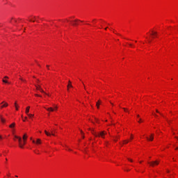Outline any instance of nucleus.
Wrapping results in <instances>:
<instances>
[{
    "label": "nucleus",
    "instance_id": "20",
    "mask_svg": "<svg viewBox=\"0 0 178 178\" xmlns=\"http://www.w3.org/2000/svg\"><path fill=\"white\" fill-rule=\"evenodd\" d=\"M1 122H2L3 123H5V122H6V120L3 119V118H1Z\"/></svg>",
    "mask_w": 178,
    "mask_h": 178
},
{
    "label": "nucleus",
    "instance_id": "55",
    "mask_svg": "<svg viewBox=\"0 0 178 178\" xmlns=\"http://www.w3.org/2000/svg\"><path fill=\"white\" fill-rule=\"evenodd\" d=\"M6 161H8V159H6Z\"/></svg>",
    "mask_w": 178,
    "mask_h": 178
},
{
    "label": "nucleus",
    "instance_id": "54",
    "mask_svg": "<svg viewBox=\"0 0 178 178\" xmlns=\"http://www.w3.org/2000/svg\"><path fill=\"white\" fill-rule=\"evenodd\" d=\"M176 149H178V147H177Z\"/></svg>",
    "mask_w": 178,
    "mask_h": 178
},
{
    "label": "nucleus",
    "instance_id": "26",
    "mask_svg": "<svg viewBox=\"0 0 178 178\" xmlns=\"http://www.w3.org/2000/svg\"><path fill=\"white\" fill-rule=\"evenodd\" d=\"M46 67H47V70H49V65H46Z\"/></svg>",
    "mask_w": 178,
    "mask_h": 178
},
{
    "label": "nucleus",
    "instance_id": "15",
    "mask_svg": "<svg viewBox=\"0 0 178 178\" xmlns=\"http://www.w3.org/2000/svg\"><path fill=\"white\" fill-rule=\"evenodd\" d=\"M2 81H3V83H8V84H10V82H8V81H7V80L3 79V80H2Z\"/></svg>",
    "mask_w": 178,
    "mask_h": 178
},
{
    "label": "nucleus",
    "instance_id": "10",
    "mask_svg": "<svg viewBox=\"0 0 178 178\" xmlns=\"http://www.w3.org/2000/svg\"><path fill=\"white\" fill-rule=\"evenodd\" d=\"M72 82L70 81H68V84H67V90H69V87H71V88H72Z\"/></svg>",
    "mask_w": 178,
    "mask_h": 178
},
{
    "label": "nucleus",
    "instance_id": "31",
    "mask_svg": "<svg viewBox=\"0 0 178 178\" xmlns=\"http://www.w3.org/2000/svg\"><path fill=\"white\" fill-rule=\"evenodd\" d=\"M154 115L156 118L158 117V115H157L156 114H154Z\"/></svg>",
    "mask_w": 178,
    "mask_h": 178
},
{
    "label": "nucleus",
    "instance_id": "51",
    "mask_svg": "<svg viewBox=\"0 0 178 178\" xmlns=\"http://www.w3.org/2000/svg\"><path fill=\"white\" fill-rule=\"evenodd\" d=\"M117 139L115 140V142H116Z\"/></svg>",
    "mask_w": 178,
    "mask_h": 178
},
{
    "label": "nucleus",
    "instance_id": "32",
    "mask_svg": "<svg viewBox=\"0 0 178 178\" xmlns=\"http://www.w3.org/2000/svg\"><path fill=\"white\" fill-rule=\"evenodd\" d=\"M4 79H8V76H6L4 77Z\"/></svg>",
    "mask_w": 178,
    "mask_h": 178
},
{
    "label": "nucleus",
    "instance_id": "18",
    "mask_svg": "<svg viewBox=\"0 0 178 178\" xmlns=\"http://www.w3.org/2000/svg\"><path fill=\"white\" fill-rule=\"evenodd\" d=\"M156 112L159 113L161 116L164 117L163 114H161L158 110H156Z\"/></svg>",
    "mask_w": 178,
    "mask_h": 178
},
{
    "label": "nucleus",
    "instance_id": "34",
    "mask_svg": "<svg viewBox=\"0 0 178 178\" xmlns=\"http://www.w3.org/2000/svg\"><path fill=\"white\" fill-rule=\"evenodd\" d=\"M137 118H140V115H137Z\"/></svg>",
    "mask_w": 178,
    "mask_h": 178
},
{
    "label": "nucleus",
    "instance_id": "27",
    "mask_svg": "<svg viewBox=\"0 0 178 178\" xmlns=\"http://www.w3.org/2000/svg\"><path fill=\"white\" fill-rule=\"evenodd\" d=\"M128 161H131V162H133V160L132 159H127Z\"/></svg>",
    "mask_w": 178,
    "mask_h": 178
},
{
    "label": "nucleus",
    "instance_id": "6",
    "mask_svg": "<svg viewBox=\"0 0 178 178\" xmlns=\"http://www.w3.org/2000/svg\"><path fill=\"white\" fill-rule=\"evenodd\" d=\"M154 138V134H151L150 137H146V139L149 141H153Z\"/></svg>",
    "mask_w": 178,
    "mask_h": 178
},
{
    "label": "nucleus",
    "instance_id": "12",
    "mask_svg": "<svg viewBox=\"0 0 178 178\" xmlns=\"http://www.w3.org/2000/svg\"><path fill=\"white\" fill-rule=\"evenodd\" d=\"M29 110H30V106H27L26 110H25V113H26V115L29 114Z\"/></svg>",
    "mask_w": 178,
    "mask_h": 178
},
{
    "label": "nucleus",
    "instance_id": "36",
    "mask_svg": "<svg viewBox=\"0 0 178 178\" xmlns=\"http://www.w3.org/2000/svg\"><path fill=\"white\" fill-rule=\"evenodd\" d=\"M14 22H17V20H16V19H14Z\"/></svg>",
    "mask_w": 178,
    "mask_h": 178
},
{
    "label": "nucleus",
    "instance_id": "33",
    "mask_svg": "<svg viewBox=\"0 0 178 178\" xmlns=\"http://www.w3.org/2000/svg\"><path fill=\"white\" fill-rule=\"evenodd\" d=\"M129 46L132 47V44H129Z\"/></svg>",
    "mask_w": 178,
    "mask_h": 178
},
{
    "label": "nucleus",
    "instance_id": "8",
    "mask_svg": "<svg viewBox=\"0 0 178 178\" xmlns=\"http://www.w3.org/2000/svg\"><path fill=\"white\" fill-rule=\"evenodd\" d=\"M83 22V21H81V20H79V19H76L74 21V24H72L73 26H76L78 24H77V22Z\"/></svg>",
    "mask_w": 178,
    "mask_h": 178
},
{
    "label": "nucleus",
    "instance_id": "28",
    "mask_svg": "<svg viewBox=\"0 0 178 178\" xmlns=\"http://www.w3.org/2000/svg\"><path fill=\"white\" fill-rule=\"evenodd\" d=\"M40 81L38 79V80H37V83H40Z\"/></svg>",
    "mask_w": 178,
    "mask_h": 178
},
{
    "label": "nucleus",
    "instance_id": "38",
    "mask_svg": "<svg viewBox=\"0 0 178 178\" xmlns=\"http://www.w3.org/2000/svg\"><path fill=\"white\" fill-rule=\"evenodd\" d=\"M118 35H120V36H121V35H120V34H119V33H118Z\"/></svg>",
    "mask_w": 178,
    "mask_h": 178
},
{
    "label": "nucleus",
    "instance_id": "57",
    "mask_svg": "<svg viewBox=\"0 0 178 178\" xmlns=\"http://www.w3.org/2000/svg\"><path fill=\"white\" fill-rule=\"evenodd\" d=\"M15 177H18L17 176H15Z\"/></svg>",
    "mask_w": 178,
    "mask_h": 178
},
{
    "label": "nucleus",
    "instance_id": "46",
    "mask_svg": "<svg viewBox=\"0 0 178 178\" xmlns=\"http://www.w3.org/2000/svg\"><path fill=\"white\" fill-rule=\"evenodd\" d=\"M26 120H23V122H25Z\"/></svg>",
    "mask_w": 178,
    "mask_h": 178
},
{
    "label": "nucleus",
    "instance_id": "5",
    "mask_svg": "<svg viewBox=\"0 0 178 178\" xmlns=\"http://www.w3.org/2000/svg\"><path fill=\"white\" fill-rule=\"evenodd\" d=\"M22 139H23L22 144H23V146H24L26 145V141L27 140L26 134H24Z\"/></svg>",
    "mask_w": 178,
    "mask_h": 178
},
{
    "label": "nucleus",
    "instance_id": "17",
    "mask_svg": "<svg viewBox=\"0 0 178 178\" xmlns=\"http://www.w3.org/2000/svg\"><path fill=\"white\" fill-rule=\"evenodd\" d=\"M152 35H157V33L156 32H154V31H152Z\"/></svg>",
    "mask_w": 178,
    "mask_h": 178
},
{
    "label": "nucleus",
    "instance_id": "14",
    "mask_svg": "<svg viewBox=\"0 0 178 178\" xmlns=\"http://www.w3.org/2000/svg\"><path fill=\"white\" fill-rule=\"evenodd\" d=\"M47 111H54V109L52 107H50V108H47Z\"/></svg>",
    "mask_w": 178,
    "mask_h": 178
},
{
    "label": "nucleus",
    "instance_id": "49",
    "mask_svg": "<svg viewBox=\"0 0 178 178\" xmlns=\"http://www.w3.org/2000/svg\"><path fill=\"white\" fill-rule=\"evenodd\" d=\"M125 112H128V113H129V111H125Z\"/></svg>",
    "mask_w": 178,
    "mask_h": 178
},
{
    "label": "nucleus",
    "instance_id": "50",
    "mask_svg": "<svg viewBox=\"0 0 178 178\" xmlns=\"http://www.w3.org/2000/svg\"><path fill=\"white\" fill-rule=\"evenodd\" d=\"M22 118H24L23 115H22Z\"/></svg>",
    "mask_w": 178,
    "mask_h": 178
},
{
    "label": "nucleus",
    "instance_id": "48",
    "mask_svg": "<svg viewBox=\"0 0 178 178\" xmlns=\"http://www.w3.org/2000/svg\"><path fill=\"white\" fill-rule=\"evenodd\" d=\"M44 94H45V95H47V93H45V92H43Z\"/></svg>",
    "mask_w": 178,
    "mask_h": 178
},
{
    "label": "nucleus",
    "instance_id": "43",
    "mask_svg": "<svg viewBox=\"0 0 178 178\" xmlns=\"http://www.w3.org/2000/svg\"><path fill=\"white\" fill-rule=\"evenodd\" d=\"M132 139H133V137L131 136V140H132Z\"/></svg>",
    "mask_w": 178,
    "mask_h": 178
},
{
    "label": "nucleus",
    "instance_id": "13",
    "mask_svg": "<svg viewBox=\"0 0 178 178\" xmlns=\"http://www.w3.org/2000/svg\"><path fill=\"white\" fill-rule=\"evenodd\" d=\"M15 127V122H13V123L9 126L10 128H14Z\"/></svg>",
    "mask_w": 178,
    "mask_h": 178
},
{
    "label": "nucleus",
    "instance_id": "56",
    "mask_svg": "<svg viewBox=\"0 0 178 178\" xmlns=\"http://www.w3.org/2000/svg\"><path fill=\"white\" fill-rule=\"evenodd\" d=\"M140 163H142V161H140Z\"/></svg>",
    "mask_w": 178,
    "mask_h": 178
},
{
    "label": "nucleus",
    "instance_id": "19",
    "mask_svg": "<svg viewBox=\"0 0 178 178\" xmlns=\"http://www.w3.org/2000/svg\"><path fill=\"white\" fill-rule=\"evenodd\" d=\"M97 108H99V101H98V102H97Z\"/></svg>",
    "mask_w": 178,
    "mask_h": 178
},
{
    "label": "nucleus",
    "instance_id": "45",
    "mask_svg": "<svg viewBox=\"0 0 178 178\" xmlns=\"http://www.w3.org/2000/svg\"><path fill=\"white\" fill-rule=\"evenodd\" d=\"M130 170H127V172H129Z\"/></svg>",
    "mask_w": 178,
    "mask_h": 178
},
{
    "label": "nucleus",
    "instance_id": "52",
    "mask_svg": "<svg viewBox=\"0 0 178 178\" xmlns=\"http://www.w3.org/2000/svg\"><path fill=\"white\" fill-rule=\"evenodd\" d=\"M117 139L115 140V142H116Z\"/></svg>",
    "mask_w": 178,
    "mask_h": 178
},
{
    "label": "nucleus",
    "instance_id": "42",
    "mask_svg": "<svg viewBox=\"0 0 178 178\" xmlns=\"http://www.w3.org/2000/svg\"><path fill=\"white\" fill-rule=\"evenodd\" d=\"M83 138H85V136H82Z\"/></svg>",
    "mask_w": 178,
    "mask_h": 178
},
{
    "label": "nucleus",
    "instance_id": "21",
    "mask_svg": "<svg viewBox=\"0 0 178 178\" xmlns=\"http://www.w3.org/2000/svg\"><path fill=\"white\" fill-rule=\"evenodd\" d=\"M19 79H20L22 81H23V82H25V83L26 82V80H24L22 78H20Z\"/></svg>",
    "mask_w": 178,
    "mask_h": 178
},
{
    "label": "nucleus",
    "instance_id": "1",
    "mask_svg": "<svg viewBox=\"0 0 178 178\" xmlns=\"http://www.w3.org/2000/svg\"><path fill=\"white\" fill-rule=\"evenodd\" d=\"M89 131H91L92 134H93L96 137L101 136L102 138H104V135L106 134L104 131H101L99 134H97L95 131L94 129H89Z\"/></svg>",
    "mask_w": 178,
    "mask_h": 178
},
{
    "label": "nucleus",
    "instance_id": "37",
    "mask_svg": "<svg viewBox=\"0 0 178 178\" xmlns=\"http://www.w3.org/2000/svg\"><path fill=\"white\" fill-rule=\"evenodd\" d=\"M40 67H41V65H38Z\"/></svg>",
    "mask_w": 178,
    "mask_h": 178
},
{
    "label": "nucleus",
    "instance_id": "3",
    "mask_svg": "<svg viewBox=\"0 0 178 178\" xmlns=\"http://www.w3.org/2000/svg\"><path fill=\"white\" fill-rule=\"evenodd\" d=\"M147 163L149 164L150 166L154 167L159 164V161H148Z\"/></svg>",
    "mask_w": 178,
    "mask_h": 178
},
{
    "label": "nucleus",
    "instance_id": "22",
    "mask_svg": "<svg viewBox=\"0 0 178 178\" xmlns=\"http://www.w3.org/2000/svg\"><path fill=\"white\" fill-rule=\"evenodd\" d=\"M15 110L18 111V108L17 106V104L16 103H15Z\"/></svg>",
    "mask_w": 178,
    "mask_h": 178
},
{
    "label": "nucleus",
    "instance_id": "9",
    "mask_svg": "<svg viewBox=\"0 0 178 178\" xmlns=\"http://www.w3.org/2000/svg\"><path fill=\"white\" fill-rule=\"evenodd\" d=\"M32 143H35V140H33ZM36 143H37V144H41V143H42L41 140H40V138H38V139H37V141H36Z\"/></svg>",
    "mask_w": 178,
    "mask_h": 178
},
{
    "label": "nucleus",
    "instance_id": "24",
    "mask_svg": "<svg viewBox=\"0 0 178 178\" xmlns=\"http://www.w3.org/2000/svg\"><path fill=\"white\" fill-rule=\"evenodd\" d=\"M36 97H41L42 96H40V95H37V94H35V95Z\"/></svg>",
    "mask_w": 178,
    "mask_h": 178
},
{
    "label": "nucleus",
    "instance_id": "53",
    "mask_svg": "<svg viewBox=\"0 0 178 178\" xmlns=\"http://www.w3.org/2000/svg\"><path fill=\"white\" fill-rule=\"evenodd\" d=\"M167 172H168V173H169V170H168Z\"/></svg>",
    "mask_w": 178,
    "mask_h": 178
},
{
    "label": "nucleus",
    "instance_id": "30",
    "mask_svg": "<svg viewBox=\"0 0 178 178\" xmlns=\"http://www.w3.org/2000/svg\"><path fill=\"white\" fill-rule=\"evenodd\" d=\"M123 109L125 112L127 111V109H126L125 108H123Z\"/></svg>",
    "mask_w": 178,
    "mask_h": 178
},
{
    "label": "nucleus",
    "instance_id": "11",
    "mask_svg": "<svg viewBox=\"0 0 178 178\" xmlns=\"http://www.w3.org/2000/svg\"><path fill=\"white\" fill-rule=\"evenodd\" d=\"M3 103L4 104L1 106V108L7 107L8 106V103H5V102H3L1 104H3Z\"/></svg>",
    "mask_w": 178,
    "mask_h": 178
},
{
    "label": "nucleus",
    "instance_id": "2",
    "mask_svg": "<svg viewBox=\"0 0 178 178\" xmlns=\"http://www.w3.org/2000/svg\"><path fill=\"white\" fill-rule=\"evenodd\" d=\"M15 138H17L18 140L19 147L23 149L24 148V145H23L22 138L19 137V136H15Z\"/></svg>",
    "mask_w": 178,
    "mask_h": 178
},
{
    "label": "nucleus",
    "instance_id": "35",
    "mask_svg": "<svg viewBox=\"0 0 178 178\" xmlns=\"http://www.w3.org/2000/svg\"><path fill=\"white\" fill-rule=\"evenodd\" d=\"M95 120H96L97 122V120H98L96 118H95Z\"/></svg>",
    "mask_w": 178,
    "mask_h": 178
},
{
    "label": "nucleus",
    "instance_id": "16",
    "mask_svg": "<svg viewBox=\"0 0 178 178\" xmlns=\"http://www.w3.org/2000/svg\"><path fill=\"white\" fill-rule=\"evenodd\" d=\"M29 118H33L34 117V114H27Z\"/></svg>",
    "mask_w": 178,
    "mask_h": 178
},
{
    "label": "nucleus",
    "instance_id": "44",
    "mask_svg": "<svg viewBox=\"0 0 178 178\" xmlns=\"http://www.w3.org/2000/svg\"><path fill=\"white\" fill-rule=\"evenodd\" d=\"M68 151H71V149H68Z\"/></svg>",
    "mask_w": 178,
    "mask_h": 178
},
{
    "label": "nucleus",
    "instance_id": "4",
    "mask_svg": "<svg viewBox=\"0 0 178 178\" xmlns=\"http://www.w3.org/2000/svg\"><path fill=\"white\" fill-rule=\"evenodd\" d=\"M35 87L37 90H39L41 93H44V91L42 89L40 85H35Z\"/></svg>",
    "mask_w": 178,
    "mask_h": 178
},
{
    "label": "nucleus",
    "instance_id": "40",
    "mask_svg": "<svg viewBox=\"0 0 178 178\" xmlns=\"http://www.w3.org/2000/svg\"><path fill=\"white\" fill-rule=\"evenodd\" d=\"M1 118H1V116H0V119L1 120Z\"/></svg>",
    "mask_w": 178,
    "mask_h": 178
},
{
    "label": "nucleus",
    "instance_id": "23",
    "mask_svg": "<svg viewBox=\"0 0 178 178\" xmlns=\"http://www.w3.org/2000/svg\"><path fill=\"white\" fill-rule=\"evenodd\" d=\"M124 143L125 144H127V143H129V140H124Z\"/></svg>",
    "mask_w": 178,
    "mask_h": 178
},
{
    "label": "nucleus",
    "instance_id": "41",
    "mask_svg": "<svg viewBox=\"0 0 178 178\" xmlns=\"http://www.w3.org/2000/svg\"><path fill=\"white\" fill-rule=\"evenodd\" d=\"M27 119V117H25V120H26Z\"/></svg>",
    "mask_w": 178,
    "mask_h": 178
},
{
    "label": "nucleus",
    "instance_id": "25",
    "mask_svg": "<svg viewBox=\"0 0 178 178\" xmlns=\"http://www.w3.org/2000/svg\"><path fill=\"white\" fill-rule=\"evenodd\" d=\"M142 122L141 118L139 119V121H138V122L140 123Z\"/></svg>",
    "mask_w": 178,
    "mask_h": 178
},
{
    "label": "nucleus",
    "instance_id": "29",
    "mask_svg": "<svg viewBox=\"0 0 178 178\" xmlns=\"http://www.w3.org/2000/svg\"><path fill=\"white\" fill-rule=\"evenodd\" d=\"M54 108H55L56 110H57V109H58V106H56L54 107Z\"/></svg>",
    "mask_w": 178,
    "mask_h": 178
},
{
    "label": "nucleus",
    "instance_id": "7",
    "mask_svg": "<svg viewBox=\"0 0 178 178\" xmlns=\"http://www.w3.org/2000/svg\"><path fill=\"white\" fill-rule=\"evenodd\" d=\"M44 133L47 136H50L51 135H53V136H55L54 134L53 133V131H51V134H50L49 132H48L47 131H44Z\"/></svg>",
    "mask_w": 178,
    "mask_h": 178
},
{
    "label": "nucleus",
    "instance_id": "47",
    "mask_svg": "<svg viewBox=\"0 0 178 178\" xmlns=\"http://www.w3.org/2000/svg\"><path fill=\"white\" fill-rule=\"evenodd\" d=\"M105 30H107V27L105 29Z\"/></svg>",
    "mask_w": 178,
    "mask_h": 178
},
{
    "label": "nucleus",
    "instance_id": "39",
    "mask_svg": "<svg viewBox=\"0 0 178 178\" xmlns=\"http://www.w3.org/2000/svg\"><path fill=\"white\" fill-rule=\"evenodd\" d=\"M0 139H2V137L0 136Z\"/></svg>",
    "mask_w": 178,
    "mask_h": 178
}]
</instances>
